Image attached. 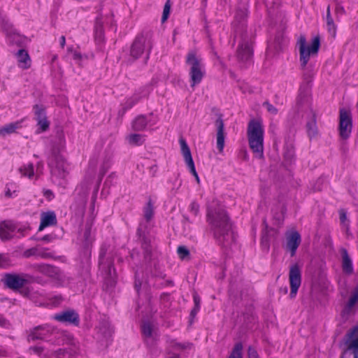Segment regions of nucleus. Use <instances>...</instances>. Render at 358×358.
<instances>
[{
	"mask_svg": "<svg viewBox=\"0 0 358 358\" xmlns=\"http://www.w3.org/2000/svg\"><path fill=\"white\" fill-rule=\"evenodd\" d=\"M142 333L147 338H152L155 334L154 325L150 322H144L142 324Z\"/></svg>",
	"mask_w": 358,
	"mask_h": 358,
	"instance_id": "nucleus-25",
	"label": "nucleus"
},
{
	"mask_svg": "<svg viewBox=\"0 0 358 358\" xmlns=\"http://www.w3.org/2000/svg\"><path fill=\"white\" fill-rule=\"evenodd\" d=\"M18 66L23 69L30 68L31 64V58L28 52L24 50H20L16 54Z\"/></svg>",
	"mask_w": 358,
	"mask_h": 358,
	"instance_id": "nucleus-19",
	"label": "nucleus"
},
{
	"mask_svg": "<svg viewBox=\"0 0 358 358\" xmlns=\"http://www.w3.org/2000/svg\"><path fill=\"white\" fill-rule=\"evenodd\" d=\"M194 301H195L196 304H197V301H196V297H194Z\"/></svg>",
	"mask_w": 358,
	"mask_h": 358,
	"instance_id": "nucleus-48",
	"label": "nucleus"
},
{
	"mask_svg": "<svg viewBox=\"0 0 358 358\" xmlns=\"http://www.w3.org/2000/svg\"><path fill=\"white\" fill-rule=\"evenodd\" d=\"M354 329H358V324L354 327Z\"/></svg>",
	"mask_w": 358,
	"mask_h": 358,
	"instance_id": "nucleus-49",
	"label": "nucleus"
},
{
	"mask_svg": "<svg viewBox=\"0 0 358 358\" xmlns=\"http://www.w3.org/2000/svg\"><path fill=\"white\" fill-rule=\"evenodd\" d=\"M252 54L251 46L248 43L242 44L238 50V55L241 59L247 60Z\"/></svg>",
	"mask_w": 358,
	"mask_h": 358,
	"instance_id": "nucleus-24",
	"label": "nucleus"
},
{
	"mask_svg": "<svg viewBox=\"0 0 358 358\" xmlns=\"http://www.w3.org/2000/svg\"><path fill=\"white\" fill-rule=\"evenodd\" d=\"M4 323L3 319L0 316V325H3Z\"/></svg>",
	"mask_w": 358,
	"mask_h": 358,
	"instance_id": "nucleus-45",
	"label": "nucleus"
},
{
	"mask_svg": "<svg viewBox=\"0 0 358 358\" xmlns=\"http://www.w3.org/2000/svg\"><path fill=\"white\" fill-rule=\"evenodd\" d=\"M22 120L11 122L0 128V135L5 136L15 133L17 129L22 128Z\"/></svg>",
	"mask_w": 358,
	"mask_h": 358,
	"instance_id": "nucleus-22",
	"label": "nucleus"
},
{
	"mask_svg": "<svg viewBox=\"0 0 358 358\" xmlns=\"http://www.w3.org/2000/svg\"><path fill=\"white\" fill-rule=\"evenodd\" d=\"M152 118V117H146L145 116H139L136 117L133 122L134 129L136 131H141L147 127H153L156 124L157 120L156 118L151 120Z\"/></svg>",
	"mask_w": 358,
	"mask_h": 358,
	"instance_id": "nucleus-16",
	"label": "nucleus"
},
{
	"mask_svg": "<svg viewBox=\"0 0 358 358\" xmlns=\"http://www.w3.org/2000/svg\"><path fill=\"white\" fill-rule=\"evenodd\" d=\"M242 349L241 343L236 344L229 358H242Z\"/></svg>",
	"mask_w": 358,
	"mask_h": 358,
	"instance_id": "nucleus-29",
	"label": "nucleus"
},
{
	"mask_svg": "<svg viewBox=\"0 0 358 358\" xmlns=\"http://www.w3.org/2000/svg\"><path fill=\"white\" fill-rule=\"evenodd\" d=\"M47 331L43 327H38L29 336V340L43 339L45 336V332Z\"/></svg>",
	"mask_w": 358,
	"mask_h": 358,
	"instance_id": "nucleus-26",
	"label": "nucleus"
},
{
	"mask_svg": "<svg viewBox=\"0 0 358 358\" xmlns=\"http://www.w3.org/2000/svg\"><path fill=\"white\" fill-rule=\"evenodd\" d=\"M327 24H328V27H329V29H334V23L332 22V20L328 17L327 18Z\"/></svg>",
	"mask_w": 358,
	"mask_h": 358,
	"instance_id": "nucleus-43",
	"label": "nucleus"
},
{
	"mask_svg": "<svg viewBox=\"0 0 358 358\" xmlns=\"http://www.w3.org/2000/svg\"><path fill=\"white\" fill-rule=\"evenodd\" d=\"M45 350V355L50 356L51 358H76V355H73L69 352H66V349H62L59 346L53 345L46 343L45 345L36 346L31 348L34 352L41 355L42 351Z\"/></svg>",
	"mask_w": 358,
	"mask_h": 358,
	"instance_id": "nucleus-6",
	"label": "nucleus"
},
{
	"mask_svg": "<svg viewBox=\"0 0 358 358\" xmlns=\"http://www.w3.org/2000/svg\"><path fill=\"white\" fill-rule=\"evenodd\" d=\"M346 343L352 352L354 358H358V329H352L348 334Z\"/></svg>",
	"mask_w": 358,
	"mask_h": 358,
	"instance_id": "nucleus-17",
	"label": "nucleus"
},
{
	"mask_svg": "<svg viewBox=\"0 0 358 358\" xmlns=\"http://www.w3.org/2000/svg\"><path fill=\"white\" fill-rule=\"evenodd\" d=\"M178 253L181 259H184L189 255V250L184 246H180L178 248Z\"/></svg>",
	"mask_w": 358,
	"mask_h": 358,
	"instance_id": "nucleus-36",
	"label": "nucleus"
},
{
	"mask_svg": "<svg viewBox=\"0 0 358 358\" xmlns=\"http://www.w3.org/2000/svg\"><path fill=\"white\" fill-rule=\"evenodd\" d=\"M70 54L71 57L77 62H78L79 60L81 59L83 57L81 54L77 50L71 51Z\"/></svg>",
	"mask_w": 358,
	"mask_h": 358,
	"instance_id": "nucleus-38",
	"label": "nucleus"
},
{
	"mask_svg": "<svg viewBox=\"0 0 358 358\" xmlns=\"http://www.w3.org/2000/svg\"><path fill=\"white\" fill-rule=\"evenodd\" d=\"M341 358H343V357H341Z\"/></svg>",
	"mask_w": 358,
	"mask_h": 358,
	"instance_id": "nucleus-50",
	"label": "nucleus"
},
{
	"mask_svg": "<svg viewBox=\"0 0 358 358\" xmlns=\"http://www.w3.org/2000/svg\"><path fill=\"white\" fill-rule=\"evenodd\" d=\"M95 40L98 43H102L103 41V31L102 29V24L99 22H96L94 28Z\"/></svg>",
	"mask_w": 358,
	"mask_h": 358,
	"instance_id": "nucleus-27",
	"label": "nucleus"
},
{
	"mask_svg": "<svg viewBox=\"0 0 358 358\" xmlns=\"http://www.w3.org/2000/svg\"><path fill=\"white\" fill-rule=\"evenodd\" d=\"M208 222L213 230L214 235L220 241L229 242L234 239L231 224L223 209H212L208 210Z\"/></svg>",
	"mask_w": 358,
	"mask_h": 358,
	"instance_id": "nucleus-1",
	"label": "nucleus"
},
{
	"mask_svg": "<svg viewBox=\"0 0 358 358\" xmlns=\"http://www.w3.org/2000/svg\"><path fill=\"white\" fill-rule=\"evenodd\" d=\"M139 100V98L137 95H134L130 98H129L124 103L126 108H131L134 104H136Z\"/></svg>",
	"mask_w": 358,
	"mask_h": 358,
	"instance_id": "nucleus-33",
	"label": "nucleus"
},
{
	"mask_svg": "<svg viewBox=\"0 0 358 358\" xmlns=\"http://www.w3.org/2000/svg\"><path fill=\"white\" fill-rule=\"evenodd\" d=\"M290 285V297L294 298L301 283V269L297 264L290 267L289 275Z\"/></svg>",
	"mask_w": 358,
	"mask_h": 358,
	"instance_id": "nucleus-8",
	"label": "nucleus"
},
{
	"mask_svg": "<svg viewBox=\"0 0 358 358\" xmlns=\"http://www.w3.org/2000/svg\"><path fill=\"white\" fill-rule=\"evenodd\" d=\"M170 6L168 3H166L164 8L163 10V15H162V21L164 22L167 20L169 13H170Z\"/></svg>",
	"mask_w": 358,
	"mask_h": 358,
	"instance_id": "nucleus-37",
	"label": "nucleus"
},
{
	"mask_svg": "<svg viewBox=\"0 0 358 358\" xmlns=\"http://www.w3.org/2000/svg\"><path fill=\"white\" fill-rule=\"evenodd\" d=\"M217 126V148L220 152H222L224 147V124L222 120L216 121Z\"/></svg>",
	"mask_w": 358,
	"mask_h": 358,
	"instance_id": "nucleus-20",
	"label": "nucleus"
},
{
	"mask_svg": "<svg viewBox=\"0 0 358 358\" xmlns=\"http://www.w3.org/2000/svg\"><path fill=\"white\" fill-rule=\"evenodd\" d=\"M342 268L346 273H351L353 271L352 260L345 250H342Z\"/></svg>",
	"mask_w": 358,
	"mask_h": 358,
	"instance_id": "nucleus-23",
	"label": "nucleus"
},
{
	"mask_svg": "<svg viewBox=\"0 0 358 358\" xmlns=\"http://www.w3.org/2000/svg\"><path fill=\"white\" fill-rule=\"evenodd\" d=\"M307 131L310 138L314 137L317 134L315 121L313 120L307 124Z\"/></svg>",
	"mask_w": 358,
	"mask_h": 358,
	"instance_id": "nucleus-30",
	"label": "nucleus"
},
{
	"mask_svg": "<svg viewBox=\"0 0 358 358\" xmlns=\"http://www.w3.org/2000/svg\"><path fill=\"white\" fill-rule=\"evenodd\" d=\"M16 192V185L13 183L7 184L5 189V195L8 197L13 196Z\"/></svg>",
	"mask_w": 358,
	"mask_h": 358,
	"instance_id": "nucleus-31",
	"label": "nucleus"
},
{
	"mask_svg": "<svg viewBox=\"0 0 358 358\" xmlns=\"http://www.w3.org/2000/svg\"><path fill=\"white\" fill-rule=\"evenodd\" d=\"M285 238L286 248L291 252V255L294 256L301 243V236L296 231L290 230L286 233Z\"/></svg>",
	"mask_w": 358,
	"mask_h": 358,
	"instance_id": "nucleus-13",
	"label": "nucleus"
},
{
	"mask_svg": "<svg viewBox=\"0 0 358 358\" xmlns=\"http://www.w3.org/2000/svg\"><path fill=\"white\" fill-rule=\"evenodd\" d=\"M3 280L6 286L13 289L22 287L27 282L24 275L15 274H7Z\"/></svg>",
	"mask_w": 358,
	"mask_h": 358,
	"instance_id": "nucleus-14",
	"label": "nucleus"
},
{
	"mask_svg": "<svg viewBox=\"0 0 358 358\" xmlns=\"http://www.w3.org/2000/svg\"><path fill=\"white\" fill-rule=\"evenodd\" d=\"M352 115L350 110L342 108L340 110L339 133L342 138H348L352 131Z\"/></svg>",
	"mask_w": 358,
	"mask_h": 358,
	"instance_id": "nucleus-7",
	"label": "nucleus"
},
{
	"mask_svg": "<svg viewBox=\"0 0 358 358\" xmlns=\"http://www.w3.org/2000/svg\"><path fill=\"white\" fill-rule=\"evenodd\" d=\"M265 106H266V108L267 110H268V112H270L271 113H272V114H275V113H276L277 110H276L275 108V107H273V106H271V104H269V103H266V104H265Z\"/></svg>",
	"mask_w": 358,
	"mask_h": 358,
	"instance_id": "nucleus-40",
	"label": "nucleus"
},
{
	"mask_svg": "<svg viewBox=\"0 0 358 358\" xmlns=\"http://www.w3.org/2000/svg\"><path fill=\"white\" fill-rule=\"evenodd\" d=\"M43 194H44V196L49 200H50L53 198L52 192L50 190H48V189L45 190Z\"/></svg>",
	"mask_w": 358,
	"mask_h": 358,
	"instance_id": "nucleus-41",
	"label": "nucleus"
},
{
	"mask_svg": "<svg viewBox=\"0 0 358 358\" xmlns=\"http://www.w3.org/2000/svg\"><path fill=\"white\" fill-rule=\"evenodd\" d=\"M339 215H340V220H341V224H343L344 226H347L348 225V224L346 223L347 217H346V214L344 212V210H341L339 213Z\"/></svg>",
	"mask_w": 358,
	"mask_h": 358,
	"instance_id": "nucleus-39",
	"label": "nucleus"
},
{
	"mask_svg": "<svg viewBox=\"0 0 358 358\" xmlns=\"http://www.w3.org/2000/svg\"><path fill=\"white\" fill-rule=\"evenodd\" d=\"M197 210H198V207L196 206V207L195 208V213H196V211H197Z\"/></svg>",
	"mask_w": 358,
	"mask_h": 358,
	"instance_id": "nucleus-47",
	"label": "nucleus"
},
{
	"mask_svg": "<svg viewBox=\"0 0 358 358\" xmlns=\"http://www.w3.org/2000/svg\"><path fill=\"white\" fill-rule=\"evenodd\" d=\"M180 145L181 148V152L183 156L184 160L189 169V171L194 176L197 182H199V177L196 173L194 163L192 157L190 150L185 140H180Z\"/></svg>",
	"mask_w": 358,
	"mask_h": 358,
	"instance_id": "nucleus-10",
	"label": "nucleus"
},
{
	"mask_svg": "<svg viewBox=\"0 0 358 358\" xmlns=\"http://www.w3.org/2000/svg\"><path fill=\"white\" fill-rule=\"evenodd\" d=\"M56 222V216L53 212L43 213L41 216V224L39 231H42L44 228L53 225Z\"/></svg>",
	"mask_w": 358,
	"mask_h": 358,
	"instance_id": "nucleus-21",
	"label": "nucleus"
},
{
	"mask_svg": "<svg viewBox=\"0 0 358 358\" xmlns=\"http://www.w3.org/2000/svg\"><path fill=\"white\" fill-rule=\"evenodd\" d=\"M64 41H65L64 37H62V42H64Z\"/></svg>",
	"mask_w": 358,
	"mask_h": 358,
	"instance_id": "nucleus-46",
	"label": "nucleus"
},
{
	"mask_svg": "<svg viewBox=\"0 0 358 358\" xmlns=\"http://www.w3.org/2000/svg\"><path fill=\"white\" fill-rule=\"evenodd\" d=\"M186 64L189 70L191 86L199 84L205 76V68L202 59L194 51L189 52L186 57Z\"/></svg>",
	"mask_w": 358,
	"mask_h": 358,
	"instance_id": "nucleus-4",
	"label": "nucleus"
},
{
	"mask_svg": "<svg viewBox=\"0 0 358 358\" xmlns=\"http://www.w3.org/2000/svg\"><path fill=\"white\" fill-rule=\"evenodd\" d=\"M34 112L37 121L36 132L39 134L46 131L50 126V123L46 118L45 108L42 106L36 105L34 108Z\"/></svg>",
	"mask_w": 358,
	"mask_h": 358,
	"instance_id": "nucleus-12",
	"label": "nucleus"
},
{
	"mask_svg": "<svg viewBox=\"0 0 358 358\" xmlns=\"http://www.w3.org/2000/svg\"><path fill=\"white\" fill-rule=\"evenodd\" d=\"M249 357H250V358H257V352L254 350L250 349L249 350Z\"/></svg>",
	"mask_w": 358,
	"mask_h": 358,
	"instance_id": "nucleus-42",
	"label": "nucleus"
},
{
	"mask_svg": "<svg viewBox=\"0 0 358 358\" xmlns=\"http://www.w3.org/2000/svg\"><path fill=\"white\" fill-rule=\"evenodd\" d=\"M54 318L60 322L75 325H78L79 322L78 314L73 310H67L56 314L55 315Z\"/></svg>",
	"mask_w": 358,
	"mask_h": 358,
	"instance_id": "nucleus-15",
	"label": "nucleus"
},
{
	"mask_svg": "<svg viewBox=\"0 0 358 358\" xmlns=\"http://www.w3.org/2000/svg\"><path fill=\"white\" fill-rule=\"evenodd\" d=\"M10 265V260L8 255L0 254V267L6 268Z\"/></svg>",
	"mask_w": 358,
	"mask_h": 358,
	"instance_id": "nucleus-32",
	"label": "nucleus"
},
{
	"mask_svg": "<svg viewBox=\"0 0 358 358\" xmlns=\"http://www.w3.org/2000/svg\"><path fill=\"white\" fill-rule=\"evenodd\" d=\"M248 137L250 148L257 157L261 158L264 151V128L260 120H252L250 122Z\"/></svg>",
	"mask_w": 358,
	"mask_h": 358,
	"instance_id": "nucleus-3",
	"label": "nucleus"
},
{
	"mask_svg": "<svg viewBox=\"0 0 358 358\" xmlns=\"http://www.w3.org/2000/svg\"><path fill=\"white\" fill-rule=\"evenodd\" d=\"M127 139L129 143L132 145H140L144 141L143 136L138 134H130Z\"/></svg>",
	"mask_w": 358,
	"mask_h": 358,
	"instance_id": "nucleus-28",
	"label": "nucleus"
},
{
	"mask_svg": "<svg viewBox=\"0 0 358 358\" xmlns=\"http://www.w3.org/2000/svg\"><path fill=\"white\" fill-rule=\"evenodd\" d=\"M41 269L43 273L50 276H52L54 273V268L48 265L41 266Z\"/></svg>",
	"mask_w": 358,
	"mask_h": 358,
	"instance_id": "nucleus-35",
	"label": "nucleus"
},
{
	"mask_svg": "<svg viewBox=\"0 0 358 358\" xmlns=\"http://www.w3.org/2000/svg\"><path fill=\"white\" fill-rule=\"evenodd\" d=\"M69 338H66V339L62 338L61 341L59 340V341H58V345H60V343H61V342H62V343H64V341L67 343V342H69Z\"/></svg>",
	"mask_w": 358,
	"mask_h": 358,
	"instance_id": "nucleus-44",
	"label": "nucleus"
},
{
	"mask_svg": "<svg viewBox=\"0 0 358 358\" xmlns=\"http://www.w3.org/2000/svg\"><path fill=\"white\" fill-rule=\"evenodd\" d=\"M300 52V60L303 66H306L310 57L317 53L320 47V39L314 37L310 43H306L304 37H300L298 41Z\"/></svg>",
	"mask_w": 358,
	"mask_h": 358,
	"instance_id": "nucleus-5",
	"label": "nucleus"
},
{
	"mask_svg": "<svg viewBox=\"0 0 358 358\" xmlns=\"http://www.w3.org/2000/svg\"><path fill=\"white\" fill-rule=\"evenodd\" d=\"M43 163L38 162L36 171L32 163L28 162L21 165L18 168V172L22 177H27L29 179H32L34 177H38L42 173Z\"/></svg>",
	"mask_w": 358,
	"mask_h": 358,
	"instance_id": "nucleus-11",
	"label": "nucleus"
},
{
	"mask_svg": "<svg viewBox=\"0 0 358 358\" xmlns=\"http://www.w3.org/2000/svg\"><path fill=\"white\" fill-rule=\"evenodd\" d=\"M49 166L53 182L64 187L69 180L71 165L66 160L62 153L53 152L49 160Z\"/></svg>",
	"mask_w": 358,
	"mask_h": 358,
	"instance_id": "nucleus-2",
	"label": "nucleus"
},
{
	"mask_svg": "<svg viewBox=\"0 0 358 358\" xmlns=\"http://www.w3.org/2000/svg\"><path fill=\"white\" fill-rule=\"evenodd\" d=\"M15 225L9 221L0 223V238L2 241L11 238L14 236Z\"/></svg>",
	"mask_w": 358,
	"mask_h": 358,
	"instance_id": "nucleus-18",
	"label": "nucleus"
},
{
	"mask_svg": "<svg viewBox=\"0 0 358 358\" xmlns=\"http://www.w3.org/2000/svg\"><path fill=\"white\" fill-rule=\"evenodd\" d=\"M153 215V206L150 203H148L144 209V215L147 220H150Z\"/></svg>",
	"mask_w": 358,
	"mask_h": 358,
	"instance_id": "nucleus-34",
	"label": "nucleus"
},
{
	"mask_svg": "<svg viewBox=\"0 0 358 358\" xmlns=\"http://www.w3.org/2000/svg\"><path fill=\"white\" fill-rule=\"evenodd\" d=\"M150 43L143 36L136 37L131 48V55L134 58L139 57L143 53L149 52Z\"/></svg>",
	"mask_w": 358,
	"mask_h": 358,
	"instance_id": "nucleus-9",
	"label": "nucleus"
}]
</instances>
